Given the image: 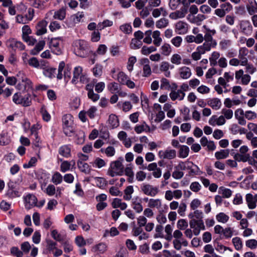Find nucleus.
<instances>
[{
    "label": "nucleus",
    "mask_w": 257,
    "mask_h": 257,
    "mask_svg": "<svg viewBox=\"0 0 257 257\" xmlns=\"http://www.w3.org/2000/svg\"><path fill=\"white\" fill-rule=\"evenodd\" d=\"M16 76L18 77V83L16 85L17 89L26 92L32 89V82L22 72H19Z\"/></svg>",
    "instance_id": "1"
},
{
    "label": "nucleus",
    "mask_w": 257,
    "mask_h": 257,
    "mask_svg": "<svg viewBox=\"0 0 257 257\" xmlns=\"http://www.w3.org/2000/svg\"><path fill=\"white\" fill-rule=\"evenodd\" d=\"M216 43L213 41L212 35L209 33H205V42L201 45L198 46L196 50L201 55L211 50V47H214Z\"/></svg>",
    "instance_id": "2"
},
{
    "label": "nucleus",
    "mask_w": 257,
    "mask_h": 257,
    "mask_svg": "<svg viewBox=\"0 0 257 257\" xmlns=\"http://www.w3.org/2000/svg\"><path fill=\"white\" fill-rule=\"evenodd\" d=\"M123 172V166L121 162L119 161H115L111 163L108 173L111 177H114L121 175Z\"/></svg>",
    "instance_id": "3"
},
{
    "label": "nucleus",
    "mask_w": 257,
    "mask_h": 257,
    "mask_svg": "<svg viewBox=\"0 0 257 257\" xmlns=\"http://www.w3.org/2000/svg\"><path fill=\"white\" fill-rule=\"evenodd\" d=\"M116 80L119 83L126 85L130 89H133L136 87L135 83L123 72L120 71L118 73Z\"/></svg>",
    "instance_id": "4"
},
{
    "label": "nucleus",
    "mask_w": 257,
    "mask_h": 257,
    "mask_svg": "<svg viewBox=\"0 0 257 257\" xmlns=\"http://www.w3.org/2000/svg\"><path fill=\"white\" fill-rule=\"evenodd\" d=\"M189 225L190 228L193 230L194 235L195 236L198 235L201 230L205 229V226L202 219H192L189 221Z\"/></svg>",
    "instance_id": "5"
},
{
    "label": "nucleus",
    "mask_w": 257,
    "mask_h": 257,
    "mask_svg": "<svg viewBox=\"0 0 257 257\" xmlns=\"http://www.w3.org/2000/svg\"><path fill=\"white\" fill-rule=\"evenodd\" d=\"M141 191L146 195L155 197L159 192L158 187L153 186L150 184L144 183L141 186Z\"/></svg>",
    "instance_id": "6"
},
{
    "label": "nucleus",
    "mask_w": 257,
    "mask_h": 257,
    "mask_svg": "<svg viewBox=\"0 0 257 257\" xmlns=\"http://www.w3.org/2000/svg\"><path fill=\"white\" fill-rule=\"evenodd\" d=\"M235 78L236 80H240V84L247 85L251 80V76L248 74H244L242 69H239L235 72Z\"/></svg>",
    "instance_id": "7"
},
{
    "label": "nucleus",
    "mask_w": 257,
    "mask_h": 257,
    "mask_svg": "<svg viewBox=\"0 0 257 257\" xmlns=\"http://www.w3.org/2000/svg\"><path fill=\"white\" fill-rule=\"evenodd\" d=\"M184 6L180 8V10L176 11L170 14L169 18L172 20H177L182 19L185 17L188 13V4L184 3Z\"/></svg>",
    "instance_id": "8"
},
{
    "label": "nucleus",
    "mask_w": 257,
    "mask_h": 257,
    "mask_svg": "<svg viewBox=\"0 0 257 257\" xmlns=\"http://www.w3.org/2000/svg\"><path fill=\"white\" fill-rule=\"evenodd\" d=\"M32 31L30 27L28 25H25L22 28V38L24 41L27 42L30 45H33L36 42V40L29 36L31 34Z\"/></svg>",
    "instance_id": "9"
},
{
    "label": "nucleus",
    "mask_w": 257,
    "mask_h": 257,
    "mask_svg": "<svg viewBox=\"0 0 257 257\" xmlns=\"http://www.w3.org/2000/svg\"><path fill=\"white\" fill-rule=\"evenodd\" d=\"M240 32L246 36H249L252 32V27L248 20H242L239 24Z\"/></svg>",
    "instance_id": "10"
},
{
    "label": "nucleus",
    "mask_w": 257,
    "mask_h": 257,
    "mask_svg": "<svg viewBox=\"0 0 257 257\" xmlns=\"http://www.w3.org/2000/svg\"><path fill=\"white\" fill-rule=\"evenodd\" d=\"M75 51L77 55L84 57L87 54V45L85 41H79L75 43Z\"/></svg>",
    "instance_id": "11"
},
{
    "label": "nucleus",
    "mask_w": 257,
    "mask_h": 257,
    "mask_svg": "<svg viewBox=\"0 0 257 257\" xmlns=\"http://www.w3.org/2000/svg\"><path fill=\"white\" fill-rule=\"evenodd\" d=\"M60 40L57 38H52L49 42V48L54 54L59 55L62 53V50L60 47Z\"/></svg>",
    "instance_id": "12"
},
{
    "label": "nucleus",
    "mask_w": 257,
    "mask_h": 257,
    "mask_svg": "<svg viewBox=\"0 0 257 257\" xmlns=\"http://www.w3.org/2000/svg\"><path fill=\"white\" fill-rule=\"evenodd\" d=\"M176 154L175 150L167 149L165 151H160L158 155L161 159L172 160L176 158Z\"/></svg>",
    "instance_id": "13"
},
{
    "label": "nucleus",
    "mask_w": 257,
    "mask_h": 257,
    "mask_svg": "<svg viewBox=\"0 0 257 257\" xmlns=\"http://www.w3.org/2000/svg\"><path fill=\"white\" fill-rule=\"evenodd\" d=\"M175 29L178 34L184 35L188 32V24L184 22L179 21L175 24Z\"/></svg>",
    "instance_id": "14"
},
{
    "label": "nucleus",
    "mask_w": 257,
    "mask_h": 257,
    "mask_svg": "<svg viewBox=\"0 0 257 257\" xmlns=\"http://www.w3.org/2000/svg\"><path fill=\"white\" fill-rule=\"evenodd\" d=\"M144 200L145 201L148 202V207L150 208H156L157 209H159L162 206V200L160 199H149L148 198H145Z\"/></svg>",
    "instance_id": "15"
},
{
    "label": "nucleus",
    "mask_w": 257,
    "mask_h": 257,
    "mask_svg": "<svg viewBox=\"0 0 257 257\" xmlns=\"http://www.w3.org/2000/svg\"><path fill=\"white\" fill-rule=\"evenodd\" d=\"M225 122V119L223 115L217 117L216 115H212L209 120V123L212 126L216 125H222L224 124Z\"/></svg>",
    "instance_id": "16"
},
{
    "label": "nucleus",
    "mask_w": 257,
    "mask_h": 257,
    "mask_svg": "<svg viewBox=\"0 0 257 257\" xmlns=\"http://www.w3.org/2000/svg\"><path fill=\"white\" fill-rule=\"evenodd\" d=\"M248 54V50L245 47H242L239 49L238 51V59L240 61L241 65H245L248 62V59L246 57Z\"/></svg>",
    "instance_id": "17"
},
{
    "label": "nucleus",
    "mask_w": 257,
    "mask_h": 257,
    "mask_svg": "<svg viewBox=\"0 0 257 257\" xmlns=\"http://www.w3.org/2000/svg\"><path fill=\"white\" fill-rule=\"evenodd\" d=\"M25 205L27 209H30L36 205L37 201L36 196L32 194H28L25 197Z\"/></svg>",
    "instance_id": "18"
},
{
    "label": "nucleus",
    "mask_w": 257,
    "mask_h": 257,
    "mask_svg": "<svg viewBox=\"0 0 257 257\" xmlns=\"http://www.w3.org/2000/svg\"><path fill=\"white\" fill-rule=\"evenodd\" d=\"M178 73L180 77L183 79H189L191 75V70L187 66H182L178 69Z\"/></svg>",
    "instance_id": "19"
},
{
    "label": "nucleus",
    "mask_w": 257,
    "mask_h": 257,
    "mask_svg": "<svg viewBox=\"0 0 257 257\" xmlns=\"http://www.w3.org/2000/svg\"><path fill=\"white\" fill-rule=\"evenodd\" d=\"M173 68L174 66H171L169 62L167 61H163L160 64L159 70L163 72L164 75L167 77H169L171 75V72L169 68Z\"/></svg>",
    "instance_id": "20"
},
{
    "label": "nucleus",
    "mask_w": 257,
    "mask_h": 257,
    "mask_svg": "<svg viewBox=\"0 0 257 257\" xmlns=\"http://www.w3.org/2000/svg\"><path fill=\"white\" fill-rule=\"evenodd\" d=\"M246 8L250 15H253L257 13V3L255 0H248Z\"/></svg>",
    "instance_id": "21"
},
{
    "label": "nucleus",
    "mask_w": 257,
    "mask_h": 257,
    "mask_svg": "<svg viewBox=\"0 0 257 257\" xmlns=\"http://www.w3.org/2000/svg\"><path fill=\"white\" fill-rule=\"evenodd\" d=\"M48 24L45 20H42L38 23L36 26L37 35H42L47 32L46 27Z\"/></svg>",
    "instance_id": "22"
},
{
    "label": "nucleus",
    "mask_w": 257,
    "mask_h": 257,
    "mask_svg": "<svg viewBox=\"0 0 257 257\" xmlns=\"http://www.w3.org/2000/svg\"><path fill=\"white\" fill-rule=\"evenodd\" d=\"M107 248V245L106 243L103 242H100L92 247V251L96 253L102 254L104 253Z\"/></svg>",
    "instance_id": "23"
},
{
    "label": "nucleus",
    "mask_w": 257,
    "mask_h": 257,
    "mask_svg": "<svg viewBox=\"0 0 257 257\" xmlns=\"http://www.w3.org/2000/svg\"><path fill=\"white\" fill-rule=\"evenodd\" d=\"M169 96L173 101L176 99L182 100L185 96V92L181 91L179 89L177 90H172Z\"/></svg>",
    "instance_id": "24"
},
{
    "label": "nucleus",
    "mask_w": 257,
    "mask_h": 257,
    "mask_svg": "<svg viewBox=\"0 0 257 257\" xmlns=\"http://www.w3.org/2000/svg\"><path fill=\"white\" fill-rule=\"evenodd\" d=\"M221 104V100L217 98H213L207 101V105L214 110L220 109Z\"/></svg>",
    "instance_id": "25"
},
{
    "label": "nucleus",
    "mask_w": 257,
    "mask_h": 257,
    "mask_svg": "<svg viewBox=\"0 0 257 257\" xmlns=\"http://www.w3.org/2000/svg\"><path fill=\"white\" fill-rule=\"evenodd\" d=\"M152 16L155 18H159L161 15L163 17H166L168 15V12L166 9L163 7L158 8H155L152 12Z\"/></svg>",
    "instance_id": "26"
},
{
    "label": "nucleus",
    "mask_w": 257,
    "mask_h": 257,
    "mask_svg": "<svg viewBox=\"0 0 257 257\" xmlns=\"http://www.w3.org/2000/svg\"><path fill=\"white\" fill-rule=\"evenodd\" d=\"M82 71L83 69L80 66H76L74 68L73 70V77L71 81L73 84L78 83L80 76L83 74Z\"/></svg>",
    "instance_id": "27"
},
{
    "label": "nucleus",
    "mask_w": 257,
    "mask_h": 257,
    "mask_svg": "<svg viewBox=\"0 0 257 257\" xmlns=\"http://www.w3.org/2000/svg\"><path fill=\"white\" fill-rule=\"evenodd\" d=\"M73 116L70 114H66L63 116L62 121L65 127H72L73 124Z\"/></svg>",
    "instance_id": "28"
},
{
    "label": "nucleus",
    "mask_w": 257,
    "mask_h": 257,
    "mask_svg": "<svg viewBox=\"0 0 257 257\" xmlns=\"http://www.w3.org/2000/svg\"><path fill=\"white\" fill-rule=\"evenodd\" d=\"M189 151L190 150L188 147L185 145H181L179 146V149L178 151V157L180 158H186L188 156Z\"/></svg>",
    "instance_id": "29"
},
{
    "label": "nucleus",
    "mask_w": 257,
    "mask_h": 257,
    "mask_svg": "<svg viewBox=\"0 0 257 257\" xmlns=\"http://www.w3.org/2000/svg\"><path fill=\"white\" fill-rule=\"evenodd\" d=\"M134 129L137 134H141L143 132H150V128L149 126L145 122H143L140 124L137 125L135 127Z\"/></svg>",
    "instance_id": "30"
},
{
    "label": "nucleus",
    "mask_w": 257,
    "mask_h": 257,
    "mask_svg": "<svg viewBox=\"0 0 257 257\" xmlns=\"http://www.w3.org/2000/svg\"><path fill=\"white\" fill-rule=\"evenodd\" d=\"M108 123L112 128H116L119 125L118 119L116 115L111 114L109 116Z\"/></svg>",
    "instance_id": "31"
},
{
    "label": "nucleus",
    "mask_w": 257,
    "mask_h": 257,
    "mask_svg": "<svg viewBox=\"0 0 257 257\" xmlns=\"http://www.w3.org/2000/svg\"><path fill=\"white\" fill-rule=\"evenodd\" d=\"M250 156L249 154H242L239 153H236L233 158L236 161L246 162L249 161Z\"/></svg>",
    "instance_id": "32"
},
{
    "label": "nucleus",
    "mask_w": 257,
    "mask_h": 257,
    "mask_svg": "<svg viewBox=\"0 0 257 257\" xmlns=\"http://www.w3.org/2000/svg\"><path fill=\"white\" fill-rule=\"evenodd\" d=\"M77 166L79 169L82 172L85 174H89L90 173V169L89 166L84 161L79 160L77 162Z\"/></svg>",
    "instance_id": "33"
},
{
    "label": "nucleus",
    "mask_w": 257,
    "mask_h": 257,
    "mask_svg": "<svg viewBox=\"0 0 257 257\" xmlns=\"http://www.w3.org/2000/svg\"><path fill=\"white\" fill-rule=\"evenodd\" d=\"M245 200L249 209H253L256 207V202L254 201L253 195L251 194L248 193L246 195Z\"/></svg>",
    "instance_id": "34"
},
{
    "label": "nucleus",
    "mask_w": 257,
    "mask_h": 257,
    "mask_svg": "<svg viewBox=\"0 0 257 257\" xmlns=\"http://www.w3.org/2000/svg\"><path fill=\"white\" fill-rule=\"evenodd\" d=\"M246 138L250 142L251 147L253 148H257V137L254 136L253 134L248 132L245 135Z\"/></svg>",
    "instance_id": "35"
},
{
    "label": "nucleus",
    "mask_w": 257,
    "mask_h": 257,
    "mask_svg": "<svg viewBox=\"0 0 257 257\" xmlns=\"http://www.w3.org/2000/svg\"><path fill=\"white\" fill-rule=\"evenodd\" d=\"M164 229L166 233L165 235H164V238L167 241H171L173 238V225L167 224L165 226Z\"/></svg>",
    "instance_id": "36"
},
{
    "label": "nucleus",
    "mask_w": 257,
    "mask_h": 257,
    "mask_svg": "<svg viewBox=\"0 0 257 257\" xmlns=\"http://www.w3.org/2000/svg\"><path fill=\"white\" fill-rule=\"evenodd\" d=\"M160 35L161 33L158 30L153 32L152 37L154 39L153 43L157 47L160 46L162 42V39L161 38Z\"/></svg>",
    "instance_id": "37"
},
{
    "label": "nucleus",
    "mask_w": 257,
    "mask_h": 257,
    "mask_svg": "<svg viewBox=\"0 0 257 257\" xmlns=\"http://www.w3.org/2000/svg\"><path fill=\"white\" fill-rule=\"evenodd\" d=\"M70 148L67 145L62 146L59 149V154L65 158L70 156Z\"/></svg>",
    "instance_id": "38"
},
{
    "label": "nucleus",
    "mask_w": 257,
    "mask_h": 257,
    "mask_svg": "<svg viewBox=\"0 0 257 257\" xmlns=\"http://www.w3.org/2000/svg\"><path fill=\"white\" fill-rule=\"evenodd\" d=\"M163 229L164 227L161 224H157L155 227V233L154 234V237L155 238H164V235L163 232Z\"/></svg>",
    "instance_id": "39"
},
{
    "label": "nucleus",
    "mask_w": 257,
    "mask_h": 257,
    "mask_svg": "<svg viewBox=\"0 0 257 257\" xmlns=\"http://www.w3.org/2000/svg\"><path fill=\"white\" fill-rule=\"evenodd\" d=\"M134 188L132 185L127 186L124 190V195L123 199L125 200L129 201L132 198V194L134 193Z\"/></svg>",
    "instance_id": "40"
},
{
    "label": "nucleus",
    "mask_w": 257,
    "mask_h": 257,
    "mask_svg": "<svg viewBox=\"0 0 257 257\" xmlns=\"http://www.w3.org/2000/svg\"><path fill=\"white\" fill-rule=\"evenodd\" d=\"M229 150H222L220 151L216 152L215 153V156L218 160L225 159L229 156Z\"/></svg>",
    "instance_id": "41"
},
{
    "label": "nucleus",
    "mask_w": 257,
    "mask_h": 257,
    "mask_svg": "<svg viewBox=\"0 0 257 257\" xmlns=\"http://www.w3.org/2000/svg\"><path fill=\"white\" fill-rule=\"evenodd\" d=\"M66 16V10L64 8H62L58 11L55 12L53 16L55 19L63 20Z\"/></svg>",
    "instance_id": "42"
},
{
    "label": "nucleus",
    "mask_w": 257,
    "mask_h": 257,
    "mask_svg": "<svg viewBox=\"0 0 257 257\" xmlns=\"http://www.w3.org/2000/svg\"><path fill=\"white\" fill-rule=\"evenodd\" d=\"M62 180L63 177L59 172H55L52 176L51 181L55 185L60 184Z\"/></svg>",
    "instance_id": "43"
},
{
    "label": "nucleus",
    "mask_w": 257,
    "mask_h": 257,
    "mask_svg": "<svg viewBox=\"0 0 257 257\" xmlns=\"http://www.w3.org/2000/svg\"><path fill=\"white\" fill-rule=\"evenodd\" d=\"M169 25V21L165 18H161L156 23V26L157 28L162 29L166 28Z\"/></svg>",
    "instance_id": "44"
},
{
    "label": "nucleus",
    "mask_w": 257,
    "mask_h": 257,
    "mask_svg": "<svg viewBox=\"0 0 257 257\" xmlns=\"http://www.w3.org/2000/svg\"><path fill=\"white\" fill-rule=\"evenodd\" d=\"M56 69L55 68H53L51 66H49L44 71H43V74L47 77L52 78L54 77V74L56 72Z\"/></svg>",
    "instance_id": "45"
},
{
    "label": "nucleus",
    "mask_w": 257,
    "mask_h": 257,
    "mask_svg": "<svg viewBox=\"0 0 257 257\" xmlns=\"http://www.w3.org/2000/svg\"><path fill=\"white\" fill-rule=\"evenodd\" d=\"M143 45V42L142 41L139 40H137L135 38H133L131 40V42L130 44V47L131 49L135 50L139 49Z\"/></svg>",
    "instance_id": "46"
},
{
    "label": "nucleus",
    "mask_w": 257,
    "mask_h": 257,
    "mask_svg": "<svg viewBox=\"0 0 257 257\" xmlns=\"http://www.w3.org/2000/svg\"><path fill=\"white\" fill-rule=\"evenodd\" d=\"M10 47L14 49H18L20 50H23L25 49V45L21 42L12 41L10 42Z\"/></svg>",
    "instance_id": "47"
},
{
    "label": "nucleus",
    "mask_w": 257,
    "mask_h": 257,
    "mask_svg": "<svg viewBox=\"0 0 257 257\" xmlns=\"http://www.w3.org/2000/svg\"><path fill=\"white\" fill-rule=\"evenodd\" d=\"M162 54L165 56L169 55L172 52V48L169 44L165 43L161 48Z\"/></svg>",
    "instance_id": "48"
},
{
    "label": "nucleus",
    "mask_w": 257,
    "mask_h": 257,
    "mask_svg": "<svg viewBox=\"0 0 257 257\" xmlns=\"http://www.w3.org/2000/svg\"><path fill=\"white\" fill-rule=\"evenodd\" d=\"M119 30L124 34H130L132 32V27L130 24H124L119 26Z\"/></svg>",
    "instance_id": "49"
},
{
    "label": "nucleus",
    "mask_w": 257,
    "mask_h": 257,
    "mask_svg": "<svg viewBox=\"0 0 257 257\" xmlns=\"http://www.w3.org/2000/svg\"><path fill=\"white\" fill-rule=\"evenodd\" d=\"M93 179L94 183L99 188H103L106 185V181L103 178L95 177Z\"/></svg>",
    "instance_id": "50"
},
{
    "label": "nucleus",
    "mask_w": 257,
    "mask_h": 257,
    "mask_svg": "<svg viewBox=\"0 0 257 257\" xmlns=\"http://www.w3.org/2000/svg\"><path fill=\"white\" fill-rule=\"evenodd\" d=\"M216 218L219 222L225 223L228 221L229 216L223 212H220L216 215Z\"/></svg>",
    "instance_id": "51"
},
{
    "label": "nucleus",
    "mask_w": 257,
    "mask_h": 257,
    "mask_svg": "<svg viewBox=\"0 0 257 257\" xmlns=\"http://www.w3.org/2000/svg\"><path fill=\"white\" fill-rule=\"evenodd\" d=\"M232 242L236 250H239L242 247V242L240 237H235L233 238Z\"/></svg>",
    "instance_id": "52"
},
{
    "label": "nucleus",
    "mask_w": 257,
    "mask_h": 257,
    "mask_svg": "<svg viewBox=\"0 0 257 257\" xmlns=\"http://www.w3.org/2000/svg\"><path fill=\"white\" fill-rule=\"evenodd\" d=\"M157 49L154 46H150L149 47L144 46L142 48L141 53L144 55H148L152 52H155Z\"/></svg>",
    "instance_id": "53"
},
{
    "label": "nucleus",
    "mask_w": 257,
    "mask_h": 257,
    "mask_svg": "<svg viewBox=\"0 0 257 257\" xmlns=\"http://www.w3.org/2000/svg\"><path fill=\"white\" fill-rule=\"evenodd\" d=\"M16 20L17 23L25 24L32 20V16H30L29 18H27L25 16L24 17L22 15H18L16 16Z\"/></svg>",
    "instance_id": "54"
},
{
    "label": "nucleus",
    "mask_w": 257,
    "mask_h": 257,
    "mask_svg": "<svg viewBox=\"0 0 257 257\" xmlns=\"http://www.w3.org/2000/svg\"><path fill=\"white\" fill-rule=\"evenodd\" d=\"M113 25V22L108 20H105L102 22H100L97 25V29L101 30L107 27H110Z\"/></svg>",
    "instance_id": "55"
},
{
    "label": "nucleus",
    "mask_w": 257,
    "mask_h": 257,
    "mask_svg": "<svg viewBox=\"0 0 257 257\" xmlns=\"http://www.w3.org/2000/svg\"><path fill=\"white\" fill-rule=\"evenodd\" d=\"M221 113L224 118L230 119L233 117V112L231 109L224 108L221 110Z\"/></svg>",
    "instance_id": "56"
},
{
    "label": "nucleus",
    "mask_w": 257,
    "mask_h": 257,
    "mask_svg": "<svg viewBox=\"0 0 257 257\" xmlns=\"http://www.w3.org/2000/svg\"><path fill=\"white\" fill-rule=\"evenodd\" d=\"M188 217L190 218L193 219L195 217L197 220L202 219L203 218V212L199 210H195L193 213H190L188 215Z\"/></svg>",
    "instance_id": "57"
},
{
    "label": "nucleus",
    "mask_w": 257,
    "mask_h": 257,
    "mask_svg": "<svg viewBox=\"0 0 257 257\" xmlns=\"http://www.w3.org/2000/svg\"><path fill=\"white\" fill-rule=\"evenodd\" d=\"M170 61L172 64L179 65L181 63L182 57L178 54H174L171 56Z\"/></svg>",
    "instance_id": "58"
},
{
    "label": "nucleus",
    "mask_w": 257,
    "mask_h": 257,
    "mask_svg": "<svg viewBox=\"0 0 257 257\" xmlns=\"http://www.w3.org/2000/svg\"><path fill=\"white\" fill-rule=\"evenodd\" d=\"M45 45V42L44 41H39L38 43L36 45L34 50H32V54L34 55L37 54L43 49Z\"/></svg>",
    "instance_id": "59"
},
{
    "label": "nucleus",
    "mask_w": 257,
    "mask_h": 257,
    "mask_svg": "<svg viewBox=\"0 0 257 257\" xmlns=\"http://www.w3.org/2000/svg\"><path fill=\"white\" fill-rule=\"evenodd\" d=\"M44 192L50 196H53L56 193L55 187L52 184H49L44 190Z\"/></svg>",
    "instance_id": "60"
},
{
    "label": "nucleus",
    "mask_w": 257,
    "mask_h": 257,
    "mask_svg": "<svg viewBox=\"0 0 257 257\" xmlns=\"http://www.w3.org/2000/svg\"><path fill=\"white\" fill-rule=\"evenodd\" d=\"M108 89L112 93H115L119 92V85L116 82H111L108 86Z\"/></svg>",
    "instance_id": "61"
},
{
    "label": "nucleus",
    "mask_w": 257,
    "mask_h": 257,
    "mask_svg": "<svg viewBox=\"0 0 257 257\" xmlns=\"http://www.w3.org/2000/svg\"><path fill=\"white\" fill-rule=\"evenodd\" d=\"M92 164L94 167H97L98 168H101L105 166L106 163L103 159L99 158H97L95 159L94 162L92 163Z\"/></svg>",
    "instance_id": "62"
},
{
    "label": "nucleus",
    "mask_w": 257,
    "mask_h": 257,
    "mask_svg": "<svg viewBox=\"0 0 257 257\" xmlns=\"http://www.w3.org/2000/svg\"><path fill=\"white\" fill-rule=\"evenodd\" d=\"M245 243L246 246L251 249H254L257 247V240L255 239L247 240Z\"/></svg>",
    "instance_id": "63"
},
{
    "label": "nucleus",
    "mask_w": 257,
    "mask_h": 257,
    "mask_svg": "<svg viewBox=\"0 0 257 257\" xmlns=\"http://www.w3.org/2000/svg\"><path fill=\"white\" fill-rule=\"evenodd\" d=\"M177 226L179 229L184 230L187 228L188 223L185 219H181L177 221Z\"/></svg>",
    "instance_id": "64"
}]
</instances>
